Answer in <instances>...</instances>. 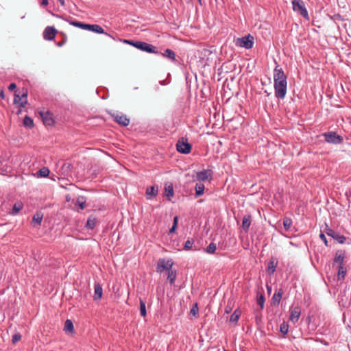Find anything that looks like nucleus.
Instances as JSON below:
<instances>
[{"mask_svg": "<svg viewBox=\"0 0 351 351\" xmlns=\"http://www.w3.org/2000/svg\"><path fill=\"white\" fill-rule=\"evenodd\" d=\"M276 66L274 69V87L275 96L278 99H283L287 95V77L282 69L275 61Z\"/></svg>", "mask_w": 351, "mask_h": 351, "instance_id": "f257e3e1", "label": "nucleus"}, {"mask_svg": "<svg viewBox=\"0 0 351 351\" xmlns=\"http://www.w3.org/2000/svg\"><path fill=\"white\" fill-rule=\"evenodd\" d=\"M173 265V262L171 259L166 261L165 258H160L158 260L156 266L157 272L160 274L164 271L167 272V280L170 285L174 284L177 276L176 270L172 269Z\"/></svg>", "mask_w": 351, "mask_h": 351, "instance_id": "f03ea898", "label": "nucleus"}, {"mask_svg": "<svg viewBox=\"0 0 351 351\" xmlns=\"http://www.w3.org/2000/svg\"><path fill=\"white\" fill-rule=\"evenodd\" d=\"M123 43L129 44L136 49L141 50L143 51H145L149 53L158 54L159 51L157 49V47L152 45V44L139 41V40H123Z\"/></svg>", "mask_w": 351, "mask_h": 351, "instance_id": "7ed1b4c3", "label": "nucleus"}, {"mask_svg": "<svg viewBox=\"0 0 351 351\" xmlns=\"http://www.w3.org/2000/svg\"><path fill=\"white\" fill-rule=\"evenodd\" d=\"M28 90L26 88H23L21 90L15 91L14 97V104L20 108H24L27 103Z\"/></svg>", "mask_w": 351, "mask_h": 351, "instance_id": "20e7f679", "label": "nucleus"}, {"mask_svg": "<svg viewBox=\"0 0 351 351\" xmlns=\"http://www.w3.org/2000/svg\"><path fill=\"white\" fill-rule=\"evenodd\" d=\"M292 5L294 12H298L306 20H309L308 11L302 0H293Z\"/></svg>", "mask_w": 351, "mask_h": 351, "instance_id": "39448f33", "label": "nucleus"}, {"mask_svg": "<svg viewBox=\"0 0 351 351\" xmlns=\"http://www.w3.org/2000/svg\"><path fill=\"white\" fill-rule=\"evenodd\" d=\"M322 136L325 141L330 144L338 145L342 143L343 141V137L333 131L324 132L322 134Z\"/></svg>", "mask_w": 351, "mask_h": 351, "instance_id": "423d86ee", "label": "nucleus"}, {"mask_svg": "<svg viewBox=\"0 0 351 351\" xmlns=\"http://www.w3.org/2000/svg\"><path fill=\"white\" fill-rule=\"evenodd\" d=\"M235 44L237 46L243 47L246 49H250L253 47L254 45V37L250 34L238 38L236 40Z\"/></svg>", "mask_w": 351, "mask_h": 351, "instance_id": "0eeeda50", "label": "nucleus"}, {"mask_svg": "<svg viewBox=\"0 0 351 351\" xmlns=\"http://www.w3.org/2000/svg\"><path fill=\"white\" fill-rule=\"evenodd\" d=\"M191 145L186 141L184 138L179 139L176 144V149L178 152L184 154H189L191 151Z\"/></svg>", "mask_w": 351, "mask_h": 351, "instance_id": "6e6552de", "label": "nucleus"}, {"mask_svg": "<svg viewBox=\"0 0 351 351\" xmlns=\"http://www.w3.org/2000/svg\"><path fill=\"white\" fill-rule=\"evenodd\" d=\"M113 120L122 126H128L130 124V119L122 112H114L111 114Z\"/></svg>", "mask_w": 351, "mask_h": 351, "instance_id": "1a4fd4ad", "label": "nucleus"}, {"mask_svg": "<svg viewBox=\"0 0 351 351\" xmlns=\"http://www.w3.org/2000/svg\"><path fill=\"white\" fill-rule=\"evenodd\" d=\"M324 232L328 236L332 237L340 244H343L346 241V237L345 236L340 234L339 232L328 228L327 226Z\"/></svg>", "mask_w": 351, "mask_h": 351, "instance_id": "9d476101", "label": "nucleus"}, {"mask_svg": "<svg viewBox=\"0 0 351 351\" xmlns=\"http://www.w3.org/2000/svg\"><path fill=\"white\" fill-rule=\"evenodd\" d=\"M289 321L293 324H295L298 322L301 314L300 308L298 306H291L289 309Z\"/></svg>", "mask_w": 351, "mask_h": 351, "instance_id": "9b49d317", "label": "nucleus"}, {"mask_svg": "<svg viewBox=\"0 0 351 351\" xmlns=\"http://www.w3.org/2000/svg\"><path fill=\"white\" fill-rule=\"evenodd\" d=\"M58 31L51 26H47L43 32V38L46 40H52L55 38V36Z\"/></svg>", "mask_w": 351, "mask_h": 351, "instance_id": "f8f14e48", "label": "nucleus"}, {"mask_svg": "<svg viewBox=\"0 0 351 351\" xmlns=\"http://www.w3.org/2000/svg\"><path fill=\"white\" fill-rule=\"evenodd\" d=\"M43 122L45 125H52L54 123L52 114L50 113L49 111H41L39 112Z\"/></svg>", "mask_w": 351, "mask_h": 351, "instance_id": "ddd939ff", "label": "nucleus"}, {"mask_svg": "<svg viewBox=\"0 0 351 351\" xmlns=\"http://www.w3.org/2000/svg\"><path fill=\"white\" fill-rule=\"evenodd\" d=\"M213 176V171L211 169H205L197 173V179L200 181L210 180Z\"/></svg>", "mask_w": 351, "mask_h": 351, "instance_id": "4468645a", "label": "nucleus"}, {"mask_svg": "<svg viewBox=\"0 0 351 351\" xmlns=\"http://www.w3.org/2000/svg\"><path fill=\"white\" fill-rule=\"evenodd\" d=\"M346 257V252L344 250H337L335 253L333 263H338L339 265H344V259Z\"/></svg>", "mask_w": 351, "mask_h": 351, "instance_id": "2eb2a0df", "label": "nucleus"}, {"mask_svg": "<svg viewBox=\"0 0 351 351\" xmlns=\"http://www.w3.org/2000/svg\"><path fill=\"white\" fill-rule=\"evenodd\" d=\"M84 29L92 31L93 32H96L97 34H105L108 35L107 33L104 32V29L99 25L97 24H86L84 26Z\"/></svg>", "mask_w": 351, "mask_h": 351, "instance_id": "dca6fc26", "label": "nucleus"}, {"mask_svg": "<svg viewBox=\"0 0 351 351\" xmlns=\"http://www.w3.org/2000/svg\"><path fill=\"white\" fill-rule=\"evenodd\" d=\"M103 295V289L101 285L98 282H95L94 285V300H99L101 298Z\"/></svg>", "mask_w": 351, "mask_h": 351, "instance_id": "f3484780", "label": "nucleus"}, {"mask_svg": "<svg viewBox=\"0 0 351 351\" xmlns=\"http://www.w3.org/2000/svg\"><path fill=\"white\" fill-rule=\"evenodd\" d=\"M283 290L282 289H279L276 290L272 297L271 299V304L272 305H278L282 299V296L283 295Z\"/></svg>", "mask_w": 351, "mask_h": 351, "instance_id": "a211bd4d", "label": "nucleus"}, {"mask_svg": "<svg viewBox=\"0 0 351 351\" xmlns=\"http://www.w3.org/2000/svg\"><path fill=\"white\" fill-rule=\"evenodd\" d=\"M252 222V217L250 215H245L242 220V228L245 232H247L249 230L250 226Z\"/></svg>", "mask_w": 351, "mask_h": 351, "instance_id": "6ab92c4d", "label": "nucleus"}, {"mask_svg": "<svg viewBox=\"0 0 351 351\" xmlns=\"http://www.w3.org/2000/svg\"><path fill=\"white\" fill-rule=\"evenodd\" d=\"M347 269L345 265H339L337 279V281H343L346 276Z\"/></svg>", "mask_w": 351, "mask_h": 351, "instance_id": "aec40b11", "label": "nucleus"}, {"mask_svg": "<svg viewBox=\"0 0 351 351\" xmlns=\"http://www.w3.org/2000/svg\"><path fill=\"white\" fill-rule=\"evenodd\" d=\"M158 54L162 56L165 58H168L169 60H170L171 61L176 60V53L173 50H171L170 49H165L163 53L159 52Z\"/></svg>", "mask_w": 351, "mask_h": 351, "instance_id": "412c9836", "label": "nucleus"}, {"mask_svg": "<svg viewBox=\"0 0 351 351\" xmlns=\"http://www.w3.org/2000/svg\"><path fill=\"white\" fill-rule=\"evenodd\" d=\"M277 265H278V262L276 261H275L274 258L270 259L268 263L267 272L269 275L273 274L276 271Z\"/></svg>", "mask_w": 351, "mask_h": 351, "instance_id": "4be33fe9", "label": "nucleus"}, {"mask_svg": "<svg viewBox=\"0 0 351 351\" xmlns=\"http://www.w3.org/2000/svg\"><path fill=\"white\" fill-rule=\"evenodd\" d=\"M97 218L93 215H90L86 221L85 227L88 230H93L95 228Z\"/></svg>", "mask_w": 351, "mask_h": 351, "instance_id": "5701e85b", "label": "nucleus"}, {"mask_svg": "<svg viewBox=\"0 0 351 351\" xmlns=\"http://www.w3.org/2000/svg\"><path fill=\"white\" fill-rule=\"evenodd\" d=\"M174 192H173V186L172 184H170L169 185H165V195L168 197V199L170 200L171 198L173 196Z\"/></svg>", "mask_w": 351, "mask_h": 351, "instance_id": "b1692460", "label": "nucleus"}, {"mask_svg": "<svg viewBox=\"0 0 351 351\" xmlns=\"http://www.w3.org/2000/svg\"><path fill=\"white\" fill-rule=\"evenodd\" d=\"M194 240L193 239H188L184 245V249L185 250H194L196 251L198 248L196 246H193Z\"/></svg>", "mask_w": 351, "mask_h": 351, "instance_id": "393cba45", "label": "nucleus"}, {"mask_svg": "<svg viewBox=\"0 0 351 351\" xmlns=\"http://www.w3.org/2000/svg\"><path fill=\"white\" fill-rule=\"evenodd\" d=\"M23 207V204L21 202H16L14 204L12 210L10 212V214L12 215H16L21 210H22Z\"/></svg>", "mask_w": 351, "mask_h": 351, "instance_id": "a878e982", "label": "nucleus"}, {"mask_svg": "<svg viewBox=\"0 0 351 351\" xmlns=\"http://www.w3.org/2000/svg\"><path fill=\"white\" fill-rule=\"evenodd\" d=\"M204 189H205V186H204V184L197 183L195 184V196L197 197L202 195L204 194Z\"/></svg>", "mask_w": 351, "mask_h": 351, "instance_id": "bb28decb", "label": "nucleus"}, {"mask_svg": "<svg viewBox=\"0 0 351 351\" xmlns=\"http://www.w3.org/2000/svg\"><path fill=\"white\" fill-rule=\"evenodd\" d=\"M265 301V299L264 295L260 292H258L257 295H256V302H257V304L260 306L261 309L264 308Z\"/></svg>", "mask_w": 351, "mask_h": 351, "instance_id": "cd10ccee", "label": "nucleus"}, {"mask_svg": "<svg viewBox=\"0 0 351 351\" xmlns=\"http://www.w3.org/2000/svg\"><path fill=\"white\" fill-rule=\"evenodd\" d=\"M158 186H148L147 188L146 194L147 195L155 197L158 194Z\"/></svg>", "mask_w": 351, "mask_h": 351, "instance_id": "c85d7f7f", "label": "nucleus"}, {"mask_svg": "<svg viewBox=\"0 0 351 351\" xmlns=\"http://www.w3.org/2000/svg\"><path fill=\"white\" fill-rule=\"evenodd\" d=\"M241 312L239 309H236L230 317V322L237 323L241 316Z\"/></svg>", "mask_w": 351, "mask_h": 351, "instance_id": "c756f323", "label": "nucleus"}, {"mask_svg": "<svg viewBox=\"0 0 351 351\" xmlns=\"http://www.w3.org/2000/svg\"><path fill=\"white\" fill-rule=\"evenodd\" d=\"M23 125L27 128H32L34 125L33 119L28 116H25L23 119Z\"/></svg>", "mask_w": 351, "mask_h": 351, "instance_id": "7c9ffc66", "label": "nucleus"}, {"mask_svg": "<svg viewBox=\"0 0 351 351\" xmlns=\"http://www.w3.org/2000/svg\"><path fill=\"white\" fill-rule=\"evenodd\" d=\"M140 314L142 317H145L147 315L145 302L140 299Z\"/></svg>", "mask_w": 351, "mask_h": 351, "instance_id": "2f4dec72", "label": "nucleus"}, {"mask_svg": "<svg viewBox=\"0 0 351 351\" xmlns=\"http://www.w3.org/2000/svg\"><path fill=\"white\" fill-rule=\"evenodd\" d=\"M75 206H78L80 209L83 210L86 206V199L83 197H80L77 199Z\"/></svg>", "mask_w": 351, "mask_h": 351, "instance_id": "473e14b6", "label": "nucleus"}, {"mask_svg": "<svg viewBox=\"0 0 351 351\" xmlns=\"http://www.w3.org/2000/svg\"><path fill=\"white\" fill-rule=\"evenodd\" d=\"M292 225V219L289 217L283 219V226L285 230H289Z\"/></svg>", "mask_w": 351, "mask_h": 351, "instance_id": "72a5a7b5", "label": "nucleus"}, {"mask_svg": "<svg viewBox=\"0 0 351 351\" xmlns=\"http://www.w3.org/2000/svg\"><path fill=\"white\" fill-rule=\"evenodd\" d=\"M49 170L47 167H43L37 172V174L40 177L45 178L47 177L49 174Z\"/></svg>", "mask_w": 351, "mask_h": 351, "instance_id": "f704fd0d", "label": "nucleus"}, {"mask_svg": "<svg viewBox=\"0 0 351 351\" xmlns=\"http://www.w3.org/2000/svg\"><path fill=\"white\" fill-rule=\"evenodd\" d=\"M217 250V245L215 243H210L206 248L205 252L208 254H214Z\"/></svg>", "mask_w": 351, "mask_h": 351, "instance_id": "c9c22d12", "label": "nucleus"}, {"mask_svg": "<svg viewBox=\"0 0 351 351\" xmlns=\"http://www.w3.org/2000/svg\"><path fill=\"white\" fill-rule=\"evenodd\" d=\"M67 22L69 23V24H71L75 27H80L82 29H84V26H85L86 23L79 22V21H71L68 18H67Z\"/></svg>", "mask_w": 351, "mask_h": 351, "instance_id": "e433bc0d", "label": "nucleus"}, {"mask_svg": "<svg viewBox=\"0 0 351 351\" xmlns=\"http://www.w3.org/2000/svg\"><path fill=\"white\" fill-rule=\"evenodd\" d=\"M43 217V214H41L40 213H36L33 217V222L38 225H40L42 221Z\"/></svg>", "mask_w": 351, "mask_h": 351, "instance_id": "4c0bfd02", "label": "nucleus"}, {"mask_svg": "<svg viewBox=\"0 0 351 351\" xmlns=\"http://www.w3.org/2000/svg\"><path fill=\"white\" fill-rule=\"evenodd\" d=\"M280 331L284 335H287L289 331V325L285 322H283L280 326Z\"/></svg>", "mask_w": 351, "mask_h": 351, "instance_id": "58836bf2", "label": "nucleus"}, {"mask_svg": "<svg viewBox=\"0 0 351 351\" xmlns=\"http://www.w3.org/2000/svg\"><path fill=\"white\" fill-rule=\"evenodd\" d=\"M178 217L175 216L172 227L169 229V233H174L178 226Z\"/></svg>", "mask_w": 351, "mask_h": 351, "instance_id": "ea45409f", "label": "nucleus"}, {"mask_svg": "<svg viewBox=\"0 0 351 351\" xmlns=\"http://www.w3.org/2000/svg\"><path fill=\"white\" fill-rule=\"evenodd\" d=\"M67 332L74 334V326L72 321L71 319H67Z\"/></svg>", "mask_w": 351, "mask_h": 351, "instance_id": "a19ab883", "label": "nucleus"}, {"mask_svg": "<svg viewBox=\"0 0 351 351\" xmlns=\"http://www.w3.org/2000/svg\"><path fill=\"white\" fill-rule=\"evenodd\" d=\"M199 312V308L197 306V304L195 303L193 304V307L191 308L190 313L193 315L194 316L197 315Z\"/></svg>", "mask_w": 351, "mask_h": 351, "instance_id": "79ce46f5", "label": "nucleus"}, {"mask_svg": "<svg viewBox=\"0 0 351 351\" xmlns=\"http://www.w3.org/2000/svg\"><path fill=\"white\" fill-rule=\"evenodd\" d=\"M21 339V335L20 333H16L12 336V342L16 343L19 341Z\"/></svg>", "mask_w": 351, "mask_h": 351, "instance_id": "37998d69", "label": "nucleus"}, {"mask_svg": "<svg viewBox=\"0 0 351 351\" xmlns=\"http://www.w3.org/2000/svg\"><path fill=\"white\" fill-rule=\"evenodd\" d=\"M319 238L321 239V240L324 243L325 245L326 246H328V241L326 239V237L325 236V234L324 233H321L319 234Z\"/></svg>", "mask_w": 351, "mask_h": 351, "instance_id": "c03bdc74", "label": "nucleus"}, {"mask_svg": "<svg viewBox=\"0 0 351 351\" xmlns=\"http://www.w3.org/2000/svg\"><path fill=\"white\" fill-rule=\"evenodd\" d=\"M332 19L333 20H338V21H343L344 19L339 14H334L332 17Z\"/></svg>", "mask_w": 351, "mask_h": 351, "instance_id": "a18cd8bd", "label": "nucleus"}, {"mask_svg": "<svg viewBox=\"0 0 351 351\" xmlns=\"http://www.w3.org/2000/svg\"><path fill=\"white\" fill-rule=\"evenodd\" d=\"M16 84L15 83H11L9 86H8V90L10 91H12L14 90V89H16Z\"/></svg>", "mask_w": 351, "mask_h": 351, "instance_id": "49530a36", "label": "nucleus"}, {"mask_svg": "<svg viewBox=\"0 0 351 351\" xmlns=\"http://www.w3.org/2000/svg\"><path fill=\"white\" fill-rule=\"evenodd\" d=\"M48 3H49L48 0H42L40 2V5L43 6H45V5H48Z\"/></svg>", "mask_w": 351, "mask_h": 351, "instance_id": "de8ad7c7", "label": "nucleus"}, {"mask_svg": "<svg viewBox=\"0 0 351 351\" xmlns=\"http://www.w3.org/2000/svg\"><path fill=\"white\" fill-rule=\"evenodd\" d=\"M0 97L3 99L4 98V91L2 88H0Z\"/></svg>", "mask_w": 351, "mask_h": 351, "instance_id": "09e8293b", "label": "nucleus"}, {"mask_svg": "<svg viewBox=\"0 0 351 351\" xmlns=\"http://www.w3.org/2000/svg\"><path fill=\"white\" fill-rule=\"evenodd\" d=\"M64 40L63 39L61 42H59L57 43V45L59 46V47H61L64 44Z\"/></svg>", "mask_w": 351, "mask_h": 351, "instance_id": "8fccbe9b", "label": "nucleus"}, {"mask_svg": "<svg viewBox=\"0 0 351 351\" xmlns=\"http://www.w3.org/2000/svg\"><path fill=\"white\" fill-rule=\"evenodd\" d=\"M230 311H231V308H230V307H228V306H227V307L226 308L225 312H226V313H229L230 312Z\"/></svg>", "mask_w": 351, "mask_h": 351, "instance_id": "3c124183", "label": "nucleus"}, {"mask_svg": "<svg viewBox=\"0 0 351 351\" xmlns=\"http://www.w3.org/2000/svg\"><path fill=\"white\" fill-rule=\"evenodd\" d=\"M58 1L60 2V3L62 5H64V0H58Z\"/></svg>", "mask_w": 351, "mask_h": 351, "instance_id": "603ef678", "label": "nucleus"}, {"mask_svg": "<svg viewBox=\"0 0 351 351\" xmlns=\"http://www.w3.org/2000/svg\"><path fill=\"white\" fill-rule=\"evenodd\" d=\"M267 289L268 292L270 293L271 290V287L268 286V285H267Z\"/></svg>", "mask_w": 351, "mask_h": 351, "instance_id": "864d4df0", "label": "nucleus"}, {"mask_svg": "<svg viewBox=\"0 0 351 351\" xmlns=\"http://www.w3.org/2000/svg\"><path fill=\"white\" fill-rule=\"evenodd\" d=\"M63 330L66 331V322L64 323V325H63Z\"/></svg>", "mask_w": 351, "mask_h": 351, "instance_id": "5fc2aeb1", "label": "nucleus"}, {"mask_svg": "<svg viewBox=\"0 0 351 351\" xmlns=\"http://www.w3.org/2000/svg\"><path fill=\"white\" fill-rule=\"evenodd\" d=\"M322 343H323L324 345L328 346V343L326 341H320Z\"/></svg>", "mask_w": 351, "mask_h": 351, "instance_id": "6e6d98bb", "label": "nucleus"}, {"mask_svg": "<svg viewBox=\"0 0 351 351\" xmlns=\"http://www.w3.org/2000/svg\"><path fill=\"white\" fill-rule=\"evenodd\" d=\"M197 1H198V3L202 5V0H197Z\"/></svg>", "mask_w": 351, "mask_h": 351, "instance_id": "4d7b16f0", "label": "nucleus"}, {"mask_svg": "<svg viewBox=\"0 0 351 351\" xmlns=\"http://www.w3.org/2000/svg\"><path fill=\"white\" fill-rule=\"evenodd\" d=\"M21 112V110H19V111L17 112V114H19Z\"/></svg>", "mask_w": 351, "mask_h": 351, "instance_id": "13d9d810", "label": "nucleus"}, {"mask_svg": "<svg viewBox=\"0 0 351 351\" xmlns=\"http://www.w3.org/2000/svg\"><path fill=\"white\" fill-rule=\"evenodd\" d=\"M265 93H266V94L267 95V96H269L270 95V93H269L268 92H267V90L265 91Z\"/></svg>", "mask_w": 351, "mask_h": 351, "instance_id": "bf43d9fd", "label": "nucleus"}]
</instances>
